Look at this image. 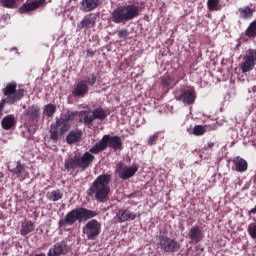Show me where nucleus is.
<instances>
[{
    "instance_id": "nucleus-41",
    "label": "nucleus",
    "mask_w": 256,
    "mask_h": 256,
    "mask_svg": "<svg viewBox=\"0 0 256 256\" xmlns=\"http://www.w3.org/2000/svg\"><path fill=\"white\" fill-rule=\"evenodd\" d=\"M35 256H45V253L36 254Z\"/></svg>"
},
{
    "instance_id": "nucleus-31",
    "label": "nucleus",
    "mask_w": 256,
    "mask_h": 256,
    "mask_svg": "<svg viewBox=\"0 0 256 256\" xmlns=\"http://www.w3.org/2000/svg\"><path fill=\"white\" fill-rule=\"evenodd\" d=\"M25 172V166L21 164V162H17V165L14 169L10 170V173H13L14 175L20 176L21 173Z\"/></svg>"
},
{
    "instance_id": "nucleus-24",
    "label": "nucleus",
    "mask_w": 256,
    "mask_h": 256,
    "mask_svg": "<svg viewBox=\"0 0 256 256\" xmlns=\"http://www.w3.org/2000/svg\"><path fill=\"white\" fill-rule=\"evenodd\" d=\"M93 25H95V18L88 15L85 16L84 19L77 24V27L78 29H85V27L89 28L93 27Z\"/></svg>"
},
{
    "instance_id": "nucleus-2",
    "label": "nucleus",
    "mask_w": 256,
    "mask_h": 256,
    "mask_svg": "<svg viewBox=\"0 0 256 256\" xmlns=\"http://www.w3.org/2000/svg\"><path fill=\"white\" fill-rule=\"evenodd\" d=\"M111 175H99L87 190L88 197L95 199L98 203H107L109 201V193H111Z\"/></svg>"
},
{
    "instance_id": "nucleus-39",
    "label": "nucleus",
    "mask_w": 256,
    "mask_h": 256,
    "mask_svg": "<svg viewBox=\"0 0 256 256\" xmlns=\"http://www.w3.org/2000/svg\"><path fill=\"white\" fill-rule=\"evenodd\" d=\"M5 100L0 101V117H3V109H5Z\"/></svg>"
},
{
    "instance_id": "nucleus-14",
    "label": "nucleus",
    "mask_w": 256,
    "mask_h": 256,
    "mask_svg": "<svg viewBox=\"0 0 256 256\" xmlns=\"http://www.w3.org/2000/svg\"><path fill=\"white\" fill-rule=\"evenodd\" d=\"M41 115V108L37 105L30 106L25 112H24V118L28 123L30 121H36V119Z\"/></svg>"
},
{
    "instance_id": "nucleus-17",
    "label": "nucleus",
    "mask_w": 256,
    "mask_h": 256,
    "mask_svg": "<svg viewBox=\"0 0 256 256\" xmlns=\"http://www.w3.org/2000/svg\"><path fill=\"white\" fill-rule=\"evenodd\" d=\"M116 217L119 220V223H125V221H133L137 219V213H133L129 210H120L116 214Z\"/></svg>"
},
{
    "instance_id": "nucleus-32",
    "label": "nucleus",
    "mask_w": 256,
    "mask_h": 256,
    "mask_svg": "<svg viewBox=\"0 0 256 256\" xmlns=\"http://www.w3.org/2000/svg\"><path fill=\"white\" fill-rule=\"evenodd\" d=\"M50 138L53 139L54 141H57V139H59V130L55 124L51 125Z\"/></svg>"
},
{
    "instance_id": "nucleus-8",
    "label": "nucleus",
    "mask_w": 256,
    "mask_h": 256,
    "mask_svg": "<svg viewBox=\"0 0 256 256\" xmlns=\"http://www.w3.org/2000/svg\"><path fill=\"white\" fill-rule=\"evenodd\" d=\"M256 49H249L243 56V62L240 64L242 73H249L255 69Z\"/></svg>"
},
{
    "instance_id": "nucleus-20",
    "label": "nucleus",
    "mask_w": 256,
    "mask_h": 256,
    "mask_svg": "<svg viewBox=\"0 0 256 256\" xmlns=\"http://www.w3.org/2000/svg\"><path fill=\"white\" fill-rule=\"evenodd\" d=\"M92 115L94 117V121L95 119H98L99 121H105V119L109 117V111L99 107V108H95L92 111Z\"/></svg>"
},
{
    "instance_id": "nucleus-27",
    "label": "nucleus",
    "mask_w": 256,
    "mask_h": 256,
    "mask_svg": "<svg viewBox=\"0 0 256 256\" xmlns=\"http://www.w3.org/2000/svg\"><path fill=\"white\" fill-rule=\"evenodd\" d=\"M246 37H249L250 39H255L256 37V20L252 21L247 29L245 30Z\"/></svg>"
},
{
    "instance_id": "nucleus-21",
    "label": "nucleus",
    "mask_w": 256,
    "mask_h": 256,
    "mask_svg": "<svg viewBox=\"0 0 256 256\" xmlns=\"http://www.w3.org/2000/svg\"><path fill=\"white\" fill-rule=\"evenodd\" d=\"M97 3H99V0H83L81 2L80 9L84 11L85 13L89 11H93L95 7H97Z\"/></svg>"
},
{
    "instance_id": "nucleus-11",
    "label": "nucleus",
    "mask_w": 256,
    "mask_h": 256,
    "mask_svg": "<svg viewBox=\"0 0 256 256\" xmlns=\"http://www.w3.org/2000/svg\"><path fill=\"white\" fill-rule=\"evenodd\" d=\"M138 171L137 166H126L123 165L122 163H118L116 166V173L118 174V176L120 177V179H130V177H133V175H135Z\"/></svg>"
},
{
    "instance_id": "nucleus-25",
    "label": "nucleus",
    "mask_w": 256,
    "mask_h": 256,
    "mask_svg": "<svg viewBox=\"0 0 256 256\" xmlns=\"http://www.w3.org/2000/svg\"><path fill=\"white\" fill-rule=\"evenodd\" d=\"M82 133L79 130L71 131L66 137L67 143L72 145V143H77V141H81Z\"/></svg>"
},
{
    "instance_id": "nucleus-33",
    "label": "nucleus",
    "mask_w": 256,
    "mask_h": 256,
    "mask_svg": "<svg viewBox=\"0 0 256 256\" xmlns=\"http://www.w3.org/2000/svg\"><path fill=\"white\" fill-rule=\"evenodd\" d=\"M205 131V127L201 125H196L193 128V135H195L196 137H201V135H205Z\"/></svg>"
},
{
    "instance_id": "nucleus-34",
    "label": "nucleus",
    "mask_w": 256,
    "mask_h": 256,
    "mask_svg": "<svg viewBox=\"0 0 256 256\" xmlns=\"http://www.w3.org/2000/svg\"><path fill=\"white\" fill-rule=\"evenodd\" d=\"M17 0H0V5L6 7L7 9H13Z\"/></svg>"
},
{
    "instance_id": "nucleus-26",
    "label": "nucleus",
    "mask_w": 256,
    "mask_h": 256,
    "mask_svg": "<svg viewBox=\"0 0 256 256\" xmlns=\"http://www.w3.org/2000/svg\"><path fill=\"white\" fill-rule=\"evenodd\" d=\"M35 231V224L33 222L28 221L24 224H22V228L20 230L21 235H29V233H33Z\"/></svg>"
},
{
    "instance_id": "nucleus-37",
    "label": "nucleus",
    "mask_w": 256,
    "mask_h": 256,
    "mask_svg": "<svg viewBox=\"0 0 256 256\" xmlns=\"http://www.w3.org/2000/svg\"><path fill=\"white\" fill-rule=\"evenodd\" d=\"M248 233L252 239H256V224H250L248 227Z\"/></svg>"
},
{
    "instance_id": "nucleus-9",
    "label": "nucleus",
    "mask_w": 256,
    "mask_h": 256,
    "mask_svg": "<svg viewBox=\"0 0 256 256\" xmlns=\"http://www.w3.org/2000/svg\"><path fill=\"white\" fill-rule=\"evenodd\" d=\"M159 247L164 253H177L181 249V244L175 239L160 237Z\"/></svg>"
},
{
    "instance_id": "nucleus-6",
    "label": "nucleus",
    "mask_w": 256,
    "mask_h": 256,
    "mask_svg": "<svg viewBox=\"0 0 256 256\" xmlns=\"http://www.w3.org/2000/svg\"><path fill=\"white\" fill-rule=\"evenodd\" d=\"M97 83V76L89 74L86 80H80L76 83L72 91L73 97H85L89 93V87H93Z\"/></svg>"
},
{
    "instance_id": "nucleus-36",
    "label": "nucleus",
    "mask_w": 256,
    "mask_h": 256,
    "mask_svg": "<svg viewBox=\"0 0 256 256\" xmlns=\"http://www.w3.org/2000/svg\"><path fill=\"white\" fill-rule=\"evenodd\" d=\"M162 83L166 86L169 87L171 85H176L175 80L171 78V76H166L162 79Z\"/></svg>"
},
{
    "instance_id": "nucleus-18",
    "label": "nucleus",
    "mask_w": 256,
    "mask_h": 256,
    "mask_svg": "<svg viewBox=\"0 0 256 256\" xmlns=\"http://www.w3.org/2000/svg\"><path fill=\"white\" fill-rule=\"evenodd\" d=\"M189 238L192 243H200L203 239V231L199 226H194L189 231Z\"/></svg>"
},
{
    "instance_id": "nucleus-1",
    "label": "nucleus",
    "mask_w": 256,
    "mask_h": 256,
    "mask_svg": "<svg viewBox=\"0 0 256 256\" xmlns=\"http://www.w3.org/2000/svg\"><path fill=\"white\" fill-rule=\"evenodd\" d=\"M122 146L123 143L119 136H104L98 143L90 148L89 152H85L82 156L75 155L74 157L68 158L65 161L64 167L68 171H70V169H81L82 171H85V169L91 167V164L95 161L94 155L101 153V151H105L107 147H111L117 151L118 149H121Z\"/></svg>"
},
{
    "instance_id": "nucleus-29",
    "label": "nucleus",
    "mask_w": 256,
    "mask_h": 256,
    "mask_svg": "<svg viewBox=\"0 0 256 256\" xmlns=\"http://www.w3.org/2000/svg\"><path fill=\"white\" fill-rule=\"evenodd\" d=\"M219 0H208L207 1V7L209 11H220L221 10V4H219Z\"/></svg>"
},
{
    "instance_id": "nucleus-15",
    "label": "nucleus",
    "mask_w": 256,
    "mask_h": 256,
    "mask_svg": "<svg viewBox=\"0 0 256 256\" xmlns=\"http://www.w3.org/2000/svg\"><path fill=\"white\" fill-rule=\"evenodd\" d=\"M177 101H182L186 105L195 103V90H186L181 95L176 96Z\"/></svg>"
},
{
    "instance_id": "nucleus-4",
    "label": "nucleus",
    "mask_w": 256,
    "mask_h": 256,
    "mask_svg": "<svg viewBox=\"0 0 256 256\" xmlns=\"http://www.w3.org/2000/svg\"><path fill=\"white\" fill-rule=\"evenodd\" d=\"M93 217H97V212L79 207L68 212L64 219L59 221V225L60 227H65V225H73L76 221L80 223L81 221H89Z\"/></svg>"
},
{
    "instance_id": "nucleus-28",
    "label": "nucleus",
    "mask_w": 256,
    "mask_h": 256,
    "mask_svg": "<svg viewBox=\"0 0 256 256\" xmlns=\"http://www.w3.org/2000/svg\"><path fill=\"white\" fill-rule=\"evenodd\" d=\"M47 197L49 201H59L63 199V191L59 189L53 190L51 192H48Z\"/></svg>"
},
{
    "instance_id": "nucleus-5",
    "label": "nucleus",
    "mask_w": 256,
    "mask_h": 256,
    "mask_svg": "<svg viewBox=\"0 0 256 256\" xmlns=\"http://www.w3.org/2000/svg\"><path fill=\"white\" fill-rule=\"evenodd\" d=\"M3 94L5 95V101L8 105H14L17 101H21L23 99L24 91L23 89L17 90V84L15 82L9 83L3 89Z\"/></svg>"
},
{
    "instance_id": "nucleus-7",
    "label": "nucleus",
    "mask_w": 256,
    "mask_h": 256,
    "mask_svg": "<svg viewBox=\"0 0 256 256\" xmlns=\"http://www.w3.org/2000/svg\"><path fill=\"white\" fill-rule=\"evenodd\" d=\"M82 233L86 235L89 241H93L96 237H99L101 233V223L96 219L88 221L82 228Z\"/></svg>"
},
{
    "instance_id": "nucleus-19",
    "label": "nucleus",
    "mask_w": 256,
    "mask_h": 256,
    "mask_svg": "<svg viewBox=\"0 0 256 256\" xmlns=\"http://www.w3.org/2000/svg\"><path fill=\"white\" fill-rule=\"evenodd\" d=\"M234 171H238V173H243L247 169V161L239 156L233 159L232 161Z\"/></svg>"
},
{
    "instance_id": "nucleus-13",
    "label": "nucleus",
    "mask_w": 256,
    "mask_h": 256,
    "mask_svg": "<svg viewBox=\"0 0 256 256\" xmlns=\"http://www.w3.org/2000/svg\"><path fill=\"white\" fill-rule=\"evenodd\" d=\"M74 113H76V117H79L80 123H84L85 125H91L95 121L91 108Z\"/></svg>"
},
{
    "instance_id": "nucleus-12",
    "label": "nucleus",
    "mask_w": 256,
    "mask_h": 256,
    "mask_svg": "<svg viewBox=\"0 0 256 256\" xmlns=\"http://www.w3.org/2000/svg\"><path fill=\"white\" fill-rule=\"evenodd\" d=\"M69 253L67 242L61 241L49 249L47 256H65Z\"/></svg>"
},
{
    "instance_id": "nucleus-30",
    "label": "nucleus",
    "mask_w": 256,
    "mask_h": 256,
    "mask_svg": "<svg viewBox=\"0 0 256 256\" xmlns=\"http://www.w3.org/2000/svg\"><path fill=\"white\" fill-rule=\"evenodd\" d=\"M55 111H57V107H55V105L53 104H47L44 107L43 113L44 115H46L47 117H53V115H55Z\"/></svg>"
},
{
    "instance_id": "nucleus-23",
    "label": "nucleus",
    "mask_w": 256,
    "mask_h": 256,
    "mask_svg": "<svg viewBox=\"0 0 256 256\" xmlns=\"http://www.w3.org/2000/svg\"><path fill=\"white\" fill-rule=\"evenodd\" d=\"M238 15L240 19H244L245 21H247L248 19H251V17H253V9L248 6L239 8Z\"/></svg>"
},
{
    "instance_id": "nucleus-38",
    "label": "nucleus",
    "mask_w": 256,
    "mask_h": 256,
    "mask_svg": "<svg viewBox=\"0 0 256 256\" xmlns=\"http://www.w3.org/2000/svg\"><path fill=\"white\" fill-rule=\"evenodd\" d=\"M119 39H127L129 37V31L127 29H121L118 31Z\"/></svg>"
},
{
    "instance_id": "nucleus-35",
    "label": "nucleus",
    "mask_w": 256,
    "mask_h": 256,
    "mask_svg": "<svg viewBox=\"0 0 256 256\" xmlns=\"http://www.w3.org/2000/svg\"><path fill=\"white\" fill-rule=\"evenodd\" d=\"M159 135H161V132H156L153 135H151L148 138V145H155V143H157V139H159Z\"/></svg>"
},
{
    "instance_id": "nucleus-22",
    "label": "nucleus",
    "mask_w": 256,
    "mask_h": 256,
    "mask_svg": "<svg viewBox=\"0 0 256 256\" xmlns=\"http://www.w3.org/2000/svg\"><path fill=\"white\" fill-rule=\"evenodd\" d=\"M2 129H5V131H9V129L15 127V116L13 115H7L2 119L1 122Z\"/></svg>"
},
{
    "instance_id": "nucleus-16",
    "label": "nucleus",
    "mask_w": 256,
    "mask_h": 256,
    "mask_svg": "<svg viewBox=\"0 0 256 256\" xmlns=\"http://www.w3.org/2000/svg\"><path fill=\"white\" fill-rule=\"evenodd\" d=\"M45 3V0H36L30 3H26L19 8V13H29L31 11H35V9H39Z\"/></svg>"
},
{
    "instance_id": "nucleus-40",
    "label": "nucleus",
    "mask_w": 256,
    "mask_h": 256,
    "mask_svg": "<svg viewBox=\"0 0 256 256\" xmlns=\"http://www.w3.org/2000/svg\"><path fill=\"white\" fill-rule=\"evenodd\" d=\"M213 147V143H208L207 149H211Z\"/></svg>"
},
{
    "instance_id": "nucleus-3",
    "label": "nucleus",
    "mask_w": 256,
    "mask_h": 256,
    "mask_svg": "<svg viewBox=\"0 0 256 256\" xmlns=\"http://www.w3.org/2000/svg\"><path fill=\"white\" fill-rule=\"evenodd\" d=\"M139 13H141L139 6L129 4L126 6H120L113 10L111 19L113 23H123V25H125L127 21H133V19L139 17Z\"/></svg>"
},
{
    "instance_id": "nucleus-10",
    "label": "nucleus",
    "mask_w": 256,
    "mask_h": 256,
    "mask_svg": "<svg viewBox=\"0 0 256 256\" xmlns=\"http://www.w3.org/2000/svg\"><path fill=\"white\" fill-rule=\"evenodd\" d=\"M76 117L77 113L69 112L68 114L57 120L54 125L60 131V133H65L66 131H69V127H71L70 121H73V119H75Z\"/></svg>"
}]
</instances>
